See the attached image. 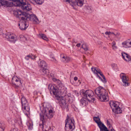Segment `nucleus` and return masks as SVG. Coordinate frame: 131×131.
Instances as JSON below:
<instances>
[{
    "mask_svg": "<svg viewBox=\"0 0 131 131\" xmlns=\"http://www.w3.org/2000/svg\"><path fill=\"white\" fill-rule=\"evenodd\" d=\"M40 110L41 113H40V118L41 120L40 122H41V124L40 123V126L43 128L46 121L48 118L50 119L53 117L54 113L53 110V109L49 106H47L45 107L44 105L42 106H40Z\"/></svg>",
    "mask_w": 131,
    "mask_h": 131,
    "instance_id": "f257e3e1",
    "label": "nucleus"
},
{
    "mask_svg": "<svg viewBox=\"0 0 131 131\" xmlns=\"http://www.w3.org/2000/svg\"><path fill=\"white\" fill-rule=\"evenodd\" d=\"M48 88L51 93L52 92L55 96H58L59 98V95H60L59 92L61 94L65 93L67 92V88L62 84H60L57 86L54 84H50L48 85Z\"/></svg>",
    "mask_w": 131,
    "mask_h": 131,
    "instance_id": "f03ea898",
    "label": "nucleus"
},
{
    "mask_svg": "<svg viewBox=\"0 0 131 131\" xmlns=\"http://www.w3.org/2000/svg\"><path fill=\"white\" fill-rule=\"evenodd\" d=\"M95 93L97 95L98 99L101 101H107L108 99L107 92L101 86L97 88L95 90Z\"/></svg>",
    "mask_w": 131,
    "mask_h": 131,
    "instance_id": "7ed1b4c3",
    "label": "nucleus"
},
{
    "mask_svg": "<svg viewBox=\"0 0 131 131\" xmlns=\"http://www.w3.org/2000/svg\"><path fill=\"white\" fill-rule=\"evenodd\" d=\"M80 94L83 98L87 99L89 101L93 102L95 100L93 96L94 93L91 90H89L85 91L82 89L80 91Z\"/></svg>",
    "mask_w": 131,
    "mask_h": 131,
    "instance_id": "20e7f679",
    "label": "nucleus"
},
{
    "mask_svg": "<svg viewBox=\"0 0 131 131\" xmlns=\"http://www.w3.org/2000/svg\"><path fill=\"white\" fill-rule=\"evenodd\" d=\"M74 121L73 117L67 118L65 121V129L66 131H72L75 128Z\"/></svg>",
    "mask_w": 131,
    "mask_h": 131,
    "instance_id": "39448f33",
    "label": "nucleus"
},
{
    "mask_svg": "<svg viewBox=\"0 0 131 131\" xmlns=\"http://www.w3.org/2000/svg\"><path fill=\"white\" fill-rule=\"evenodd\" d=\"M13 1L16 2L17 6H21L23 10L28 11L31 9V5L30 4L27 5L25 0H13Z\"/></svg>",
    "mask_w": 131,
    "mask_h": 131,
    "instance_id": "423d86ee",
    "label": "nucleus"
},
{
    "mask_svg": "<svg viewBox=\"0 0 131 131\" xmlns=\"http://www.w3.org/2000/svg\"><path fill=\"white\" fill-rule=\"evenodd\" d=\"M21 103L22 105V109L23 112L27 116L29 114L30 107L27 100L24 97L21 98Z\"/></svg>",
    "mask_w": 131,
    "mask_h": 131,
    "instance_id": "0eeeda50",
    "label": "nucleus"
},
{
    "mask_svg": "<svg viewBox=\"0 0 131 131\" xmlns=\"http://www.w3.org/2000/svg\"><path fill=\"white\" fill-rule=\"evenodd\" d=\"M5 37L7 40L13 43H15L18 40L17 36L11 32L7 33L6 34Z\"/></svg>",
    "mask_w": 131,
    "mask_h": 131,
    "instance_id": "6e6552de",
    "label": "nucleus"
},
{
    "mask_svg": "<svg viewBox=\"0 0 131 131\" xmlns=\"http://www.w3.org/2000/svg\"><path fill=\"white\" fill-rule=\"evenodd\" d=\"M29 14L25 12H22L19 10L17 12V16L19 19H21L20 21H23L25 20L27 21L29 17Z\"/></svg>",
    "mask_w": 131,
    "mask_h": 131,
    "instance_id": "1a4fd4ad",
    "label": "nucleus"
},
{
    "mask_svg": "<svg viewBox=\"0 0 131 131\" xmlns=\"http://www.w3.org/2000/svg\"><path fill=\"white\" fill-rule=\"evenodd\" d=\"M12 82L13 86L16 88H18L21 85L20 79L17 76H14L13 77Z\"/></svg>",
    "mask_w": 131,
    "mask_h": 131,
    "instance_id": "9d476101",
    "label": "nucleus"
},
{
    "mask_svg": "<svg viewBox=\"0 0 131 131\" xmlns=\"http://www.w3.org/2000/svg\"><path fill=\"white\" fill-rule=\"evenodd\" d=\"M59 98L58 97V96L57 97L56 96H55L56 99L58 101H59L58 103H59L60 106L61 107L64 108H67L68 105H66L65 100L64 99L63 97L61 96V95H59Z\"/></svg>",
    "mask_w": 131,
    "mask_h": 131,
    "instance_id": "9b49d317",
    "label": "nucleus"
},
{
    "mask_svg": "<svg viewBox=\"0 0 131 131\" xmlns=\"http://www.w3.org/2000/svg\"><path fill=\"white\" fill-rule=\"evenodd\" d=\"M84 2L83 0H75V1H73L72 7L74 9L76 10L77 6L82 7L84 4Z\"/></svg>",
    "mask_w": 131,
    "mask_h": 131,
    "instance_id": "f8f14e48",
    "label": "nucleus"
},
{
    "mask_svg": "<svg viewBox=\"0 0 131 131\" xmlns=\"http://www.w3.org/2000/svg\"><path fill=\"white\" fill-rule=\"evenodd\" d=\"M18 25L20 29L22 30H25L28 27L29 24L28 21H20L18 24Z\"/></svg>",
    "mask_w": 131,
    "mask_h": 131,
    "instance_id": "ddd939ff",
    "label": "nucleus"
},
{
    "mask_svg": "<svg viewBox=\"0 0 131 131\" xmlns=\"http://www.w3.org/2000/svg\"><path fill=\"white\" fill-rule=\"evenodd\" d=\"M28 19L33 22L35 24H37L39 23V21L37 17L34 14H29V15Z\"/></svg>",
    "mask_w": 131,
    "mask_h": 131,
    "instance_id": "4468645a",
    "label": "nucleus"
},
{
    "mask_svg": "<svg viewBox=\"0 0 131 131\" xmlns=\"http://www.w3.org/2000/svg\"><path fill=\"white\" fill-rule=\"evenodd\" d=\"M120 78L123 83V85L124 86H128L129 84L127 82L128 79L124 73H121L120 75Z\"/></svg>",
    "mask_w": 131,
    "mask_h": 131,
    "instance_id": "2eb2a0df",
    "label": "nucleus"
},
{
    "mask_svg": "<svg viewBox=\"0 0 131 131\" xmlns=\"http://www.w3.org/2000/svg\"><path fill=\"white\" fill-rule=\"evenodd\" d=\"M118 103L116 101H110L109 104L112 111H113L115 108L118 106Z\"/></svg>",
    "mask_w": 131,
    "mask_h": 131,
    "instance_id": "dca6fc26",
    "label": "nucleus"
},
{
    "mask_svg": "<svg viewBox=\"0 0 131 131\" xmlns=\"http://www.w3.org/2000/svg\"><path fill=\"white\" fill-rule=\"evenodd\" d=\"M122 58L125 61L128 62L130 61V56L128 54L123 52L122 53Z\"/></svg>",
    "mask_w": 131,
    "mask_h": 131,
    "instance_id": "f3484780",
    "label": "nucleus"
},
{
    "mask_svg": "<svg viewBox=\"0 0 131 131\" xmlns=\"http://www.w3.org/2000/svg\"><path fill=\"white\" fill-rule=\"evenodd\" d=\"M97 124L100 128V131H103L104 129H106V127L101 121L99 122Z\"/></svg>",
    "mask_w": 131,
    "mask_h": 131,
    "instance_id": "a211bd4d",
    "label": "nucleus"
},
{
    "mask_svg": "<svg viewBox=\"0 0 131 131\" xmlns=\"http://www.w3.org/2000/svg\"><path fill=\"white\" fill-rule=\"evenodd\" d=\"M61 60L62 62L66 63L70 61L71 60V59L69 57H65V56H63L62 57L61 56Z\"/></svg>",
    "mask_w": 131,
    "mask_h": 131,
    "instance_id": "6ab92c4d",
    "label": "nucleus"
},
{
    "mask_svg": "<svg viewBox=\"0 0 131 131\" xmlns=\"http://www.w3.org/2000/svg\"><path fill=\"white\" fill-rule=\"evenodd\" d=\"M39 66L42 67V68H46L47 67V65L46 62L43 60H42L40 61L39 64Z\"/></svg>",
    "mask_w": 131,
    "mask_h": 131,
    "instance_id": "aec40b11",
    "label": "nucleus"
},
{
    "mask_svg": "<svg viewBox=\"0 0 131 131\" xmlns=\"http://www.w3.org/2000/svg\"><path fill=\"white\" fill-rule=\"evenodd\" d=\"M38 36L40 38L43 39L46 41H48V39L46 37V36L44 34H39Z\"/></svg>",
    "mask_w": 131,
    "mask_h": 131,
    "instance_id": "412c9836",
    "label": "nucleus"
},
{
    "mask_svg": "<svg viewBox=\"0 0 131 131\" xmlns=\"http://www.w3.org/2000/svg\"><path fill=\"white\" fill-rule=\"evenodd\" d=\"M112 111L115 113L117 114L121 113L122 112L121 109L118 106V107L115 108L113 111Z\"/></svg>",
    "mask_w": 131,
    "mask_h": 131,
    "instance_id": "4be33fe9",
    "label": "nucleus"
},
{
    "mask_svg": "<svg viewBox=\"0 0 131 131\" xmlns=\"http://www.w3.org/2000/svg\"><path fill=\"white\" fill-rule=\"evenodd\" d=\"M27 124L28 126V128L29 129H31L33 127V123L31 121H29L27 122Z\"/></svg>",
    "mask_w": 131,
    "mask_h": 131,
    "instance_id": "5701e85b",
    "label": "nucleus"
},
{
    "mask_svg": "<svg viewBox=\"0 0 131 131\" xmlns=\"http://www.w3.org/2000/svg\"><path fill=\"white\" fill-rule=\"evenodd\" d=\"M80 102L81 105L83 106H86L88 103V102L86 100L83 99L81 100Z\"/></svg>",
    "mask_w": 131,
    "mask_h": 131,
    "instance_id": "b1692460",
    "label": "nucleus"
},
{
    "mask_svg": "<svg viewBox=\"0 0 131 131\" xmlns=\"http://www.w3.org/2000/svg\"><path fill=\"white\" fill-rule=\"evenodd\" d=\"M43 75L47 74L49 72V70L47 69L46 68H42V69Z\"/></svg>",
    "mask_w": 131,
    "mask_h": 131,
    "instance_id": "393cba45",
    "label": "nucleus"
},
{
    "mask_svg": "<svg viewBox=\"0 0 131 131\" xmlns=\"http://www.w3.org/2000/svg\"><path fill=\"white\" fill-rule=\"evenodd\" d=\"M112 49L114 50L117 48V47L116 46V43L115 41H113L111 44Z\"/></svg>",
    "mask_w": 131,
    "mask_h": 131,
    "instance_id": "a878e982",
    "label": "nucleus"
},
{
    "mask_svg": "<svg viewBox=\"0 0 131 131\" xmlns=\"http://www.w3.org/2000/svg\"><path fill=\"white\" fill-rule=\"evenodd\" d=\"M86 9L87 12L89 13H91L92 12L91 7L89 6H87L85 7Z\"/></svg>",
    "mask_w": 131,
    "mask_h": 131,
    "instance_id": "bb28decb",
    "label": "nucleus"
},
{
    "mask_svg": "<svg viewBox=\"0 0 131 131\" xmlns=\"http://www.w3.org/2000/svg\"><path fill=\"white\" fill-rule=\"evenodd\" d=\"M5 127V125L4 124L0 123V131H3Z\"/></svg>",
    "mask_w": 131,
    "mask_h": 131,
    "instance_id": "cd10ccee",
    "label": "nucleus"
},
{
    "mask_svg": "<svg viewBox=\"0 0 131 131\" xmlns=\"http://www.w3.org/2000/svg\"><path fill=\"white\" fill-rule=\"evenodd\" d=\"M128 45L127 40L122 43L123 47L124 48H128Z\"/></svg>",
    "mask_w": 131,
    "mask_h": 131,
    "instance_id": "c85d7f7f",
    "label": "nucleus"
},
{
    "mask_svg": "<svg viewBox=\"0 0 131 131\" xmlns=\"http://www.w3.org/2000/svg\"><path fill=\"white\" fill-rule=\"evenodd\" d=\"M82 48L85 51H86L88 50V48L86 44L84 43L82 45Z\"/></svg>",
    "mask_w": 131,
    "mask_h": 131,
    "instance_id": "c756f323",
    "label": "nucleus"
},
{
    "mask_svg": "<svg viewBox=\"0 0 131 131\" xmlns=\"http://www.w3.org/2000/svg\"><path fill=\"white\" fill-rule=\"evenodd\" d=\"M50 60L55 63H57V61H56V59H55V57L53 55H50Z\"/></svg>",
    "mask_w": 131,
    "mask_h": 131,
    "instance_id": "7c9ffc66",
    "label": "nucleus"
},
{
    "mask_svg": "<svg viewBox=\"0 0 131 131\" xmlns=\"http://www.w3.org/2000/svg\"><path fill=\"white\" fill-rule=\"evenodd\" d=\"M93 119L95 122L97 123L101 121L100 118L98 116L94 117Z\"/></svg>",
    "mask_w": 131,
    "mask_h": 131,
    "instance_id": "2f4dec72",
    "label": "nucleus"
},
{
    "mask_svg": "<svg viewBox=\"0 0 131 131\" xmlns=\"http://www.w3.org/2000/svg\"><path fill=\"white\" fill-rule=\"evenodd\" d=\"M73 0H63V1L64 2L68 3L72 7V4Z\"/></svg>",
    "mask_w": 131,
    "mask_h": 131,
    "instance_id": "473e14b6",
    "label": "nucleus"
},
{
    "mask_svg": "<svg viewBox=\"0 0 131 131\" xmlns=\"http://www.w3.org/2000/svg\"><path fill=\"white\" fill-rule=\"evenodd\" d=\"M20 40L22 41H25L27 40L26 38L23 35H20Z\"/></svg>",
    "mask_w": 131,
    "mask_h": 131,
    "instance_id": "72a5a7b5",
    "label": "nucleus"
},
{
    "mask_svg": "<svg viewBox=\"0 0 131 131\" xmlns=\"http://www.w3.org/2000/svg\"><path fill=\"white\" fill-rule=\"evenodd\" d=\"M37 3L39 4H42L44 2V0H35Z\"/></svg>",
    "mask_w": 131,
    "mask_h": 131,
    "instance_id": "f704fd0d",
    "label": "nucleus"
},
{
    "mask_svg": "<svg viewBox=\"0 0 131 131\" xmlns=\"http://www.w3.org/2000/svg\"><path fill=\"white\" fill-rule=\"evenodd\" d=\"M105 34L106 35H112V34L114 35L115 36L116 35L113 32H108V31H106L105 33Z\"/></svg>",
    "mask_w": 131,
    "mask_h": 131,
    "instance_id": "c9c22d12",
    "label": "nucleus"
},
{
    "mask_svg": "<svg viewBox=\"0 0 131 131\" xmlns=\"http://www.w3.org/2000/svg\"><path fill=\"white\" fill-rule=\"evenodd\" d=\"M128 44V48L131 47V41H130V39H128L127 40Z\"/></svg>",
    "mask_w": 131,
    "mask_h": 131,
    "instance_id": "e433bc0d",
    "label": "nucleus"
},
{
    "mask_svg": "<svg viewBox=\"0 0 131 131\" xmlns=\"http://www.w3.org/2000/svg\"><path fill=\"white\" fill-rule=\"evenodd\" d=\"M30 54H29L26 56L25 57V59L27 60H28L30 58Z\"/></svg>",
    "mask_w": 131,
    "mask_h": 131,
    "instance_id": "4c0bfd02",
    "label": "nucleus"
},
{
    "mask_svg": "<svg viewBox=\"0 0 131 131\" xmlns=\"http://www.w3.org/2000/svg\"><path fill=\"white\" fill-rule=\"evenodd\" d=\"M112 66L114 69H117V65L116 64H112Z\"/></svg>",
    "mask_w": 131,
    "mask_h": 131,
    "instance_id": "58836bf2",
    "label": "nucleus"
},
{
    "mask_svg": "<svg viewBox=\"0 0 131 131\" xmlns=\"http://www.w3.org/2000/svg\"><path fill=\"white\" fill-rule=\"evenodd\" d=\"M30 59H34L36 58V57L35 55H32V54H30Z\"/></svg>",
    "mask_w": 131,
    "mask_h": 131,
    "instance_id": "ea45409f",
    "label": "nucleus"
},
{
    "mask_svg": "<svg viewBox=\"0 0 131 131\" xmlns=\"http://www.w3.org/2000/svg\"><path fill=\"white\" fill-rule=\"evenodd\" d=\"M10 131H18V129L17 128H12Z\"/></svg>",
    "mask_w": 131,
    "mask_h": 131,
    "instance_id": "a19ab883",
    "label": "nucleus"
},
{
    "mask_svg": "<svg viewBox=\"0 0 131 131\" xmlns=\"http://www.w3.org/2000/svg\"><path fill=\"white\" fill-rule=\"evenodd\" d=\"M91 70L93 72L95 73V72L97 71L96 70V69L95 68H92Z\"/></svg>",
    "mask_w": 131,
    "mask_h": 131,
    "instance_id": "79ce46f5",
    "label": "nucleus"
},
{
    "mask_svg": "<svg viewBox=\"0 0 131 131\" xmlns=\"http://www.w3.org/2000/svg\"><path fill=\"white\" fill-rule=\"evenodd\" d=\"M51 128L50 126L46 127L45 129V131H49V130Z\"/></svg>",
    "mask_w": 131,
    "mask_h": 131,
    "instance_id": "37998d69",
    "label": "nucleus"
},
{
    "mask_svg": "<svg viewBox=\"0 0 131 131\" xmlns=\"http://www.w3.org/2000/svg\"><path fill=\"white\" fill-rule=\"evenodd\" d=\"M102 78H103V80L102 79V81L104 83H106V79L105 78V77L104 76V77H102Z\"/></svg>",
    "mask_w": 131,
    "mask_h": 131,
    "instance_id": "c03bdc74",
    "label": "nucleus"
},
{
    "mask_svg": "<svg viewBox=\"0 0 131 131\" xmlns=\"http://www.w3.org/2000/svg\"><path fill=\"white\" fill-rule=\"evenodd\" d=\"M99 73L102 76V77H104V76L103 75L102 72L101 71L100 72H99Z\"/></svg>",
    "mask_w": 131,
    "mask_h": 131,
    "instance_id": "a18cd8bd",
    "label": "nucleus"
},
{
    "mask_svg": "<svg viewBox=\"0 0 131 131\" xmlns=\"http://www.w3.org/2000/svg\"><path fill=\"white\" fill-rule=\"evenodd\" d=\"M96 70L97 71L96 72H95V73H96V74H97L98 73H99V72H100L101 71L99 69H97Z\"/></svg>",
    "mask_w": 131,
    "mask_h": 131,
    "instance_id": "49530a36",
    "label": "nucleus"
},
{
    "mask_svg": "<svg viewBox=\"0 0 131 131\" xmlns=\"http://www.w3.org/2000/svg\"><path fill=\"white\" fill-rule=\"evenodd\" d=\"M106 123H107V126H109V125H110V123L109 122V121L107 120L106 121Z\"/></svg>",
    "mask_w": 131,
    "mask_h": 131,
    "instance_id": "de8ad7c7",
    "label": "nucleus"
},
{
    "mask_svg": "<svg viewBox=\"0 0 131 131\" xmlns=\"http://www.w3.org/2000/svg\"><path fill=\"white\" fill-rule=\"evenodd\" d=\"M3 34L2 30L1 28H0V35H2Z\"/></svg>",
    "mask_w": 131,
    "mask_h": 131,
    "instance_id": "09e8293b",
    "label": "nucleus"
},
{
    "mask_svg": "<svg viewBox=\"0 0 131 131\" xmlns=\"http://www.w3.org/2000/svg\"><path fill=\"white\" fill-rule=\"evenodd\" d=\"M18 118H19V120H20V123L21 124L22 122H21V117H20V116H19L18 117Z\"/></svg>",
    "mask_w": 131,
    "mask_h": 131,
    "instance_id": "8fccbe9b",
    "label": "nucleus"
},
{
    "mask_svg": "<svg viewBox=\"0 0 131 131\" xmlns=\"http://www.w3.org/2000/svg\"><path fill=\"white\" fill-rule=\"evenodd\" d=\"M80 45H81V44L80 43H79L78 44H77V45H76V46L77 47H80Z\"/></svg>",
    "mask_w": 131,
    "mask_h": 131,
    "instance_id": "3c124183",
    "label": "nucleus"
},
{
    "mask_svg": "<svg viewBox=\"0 0 131 131\" xmlns=\"http://www.w3.org/2000/svg\"><path fill=\"white\" fill-rule=\"evenodd\" d=\"M74 79L75 81H76L78 80V78L77 77H74Z\"/></svg>",
    "mask_w": 131,
    "mask_h": 131,
    "instance_id": "603ef678",
    "label": "nucleus"
},
{
    "mask_svg": "<svg viewBox=\"0 0 131 131\" xmlns=\"http://www.w3.org/2000/svg\"><path fill=\"white\" fill-rule=\"evenodd\" d=\"M97 77L99 78V79L101 80V81H102V79L101 78L99 75H97Z\"/></svg>",
    "mask_w": 131,
    "mask_h": 131,
    "instance_id": "864d4df0",
    "label": "nucleus"
},
{
    "mask_svg": "<svg viewBox=\"0 0 131 131\" xmlns=\"http://www.w3.org/2000/svg\"><path fill=\"white\" fill-rule=\"evenodd\" d=\"M111 124H110V125H109V126H107L108 127H110V128H111Z\"/></svg>",
    "mask_w": 131,
    "mask_h": 131,
    "instance_id": "5fc2aeb1",
    "label": "nucleus"
},
{
    "mask_svg": "<svg viewBox=\"0 0 131 131\" xmlns=\"http://www.w3.org/2000/svg\"><path fill=\"white\" fill-rule=\"evenodd\" d=\"M111 131H115V130L113 129H111Z\"/></svg>",
    "mask_w": 131,
    "mask_h": 131,
    "instance_id": "6e6d98bb",
    "label": "nucleus"
},
{
    "mask_svg": "<svg viewBox=\"0 0 131 131\" xmlns=\"http://www.w3.org/2000/svg\"><path fill=\"white\" fill-rule=\"evenodd\" d=\"M78 93H77V95H78Z\"/></svg>",
    "mask_w": 131,
    "mask_h": 131,
    "instance_id": "4d7b16f0",
    "label": "nucleus"
},
{
    "mask_svg": "<svg viewBox=\"0 0 131 131\" xmlns=\"http://www.w3.org/2000/svg\"><path fill=\"white\" fill-rule=\"evenodd\" d=\"M73 42H75V41L74 40H73Z\"/></svg>",
    "mask_w": 131,
    "mask_h": 131,
    "instance_id": "13d9d810",
    "label": "nucleus"
},
{
    "mask_svg": "<svg viewBox=\"0 0 131 131\" xmlns=\"http://www.w3.org/2000/svg\"><path fill=\"white\" fill-rule=\"evenodd\" d=\"M77 91H75V93H77Z\"/></svg>",
    "mask_w": 131,
    "mask_h": 131,
    "instance_id": "bf43d9fd",
    "label": "nucleus"
},
{
    "mask_svg": "<svg viewBox=\"0 0 131 131\" xmlns=\"http://www.w3.org/2000/svg\"><path fill=\"white\" fill-rule=\"evenodd\" d=\"M74 110H75V111H76V109H74Z\"/></svg>",
    "mask_w": 131,
    "mask_h": 131,
    "instance_id": "052dcab7",
    "label": "nucleus"
}]
</instances>
